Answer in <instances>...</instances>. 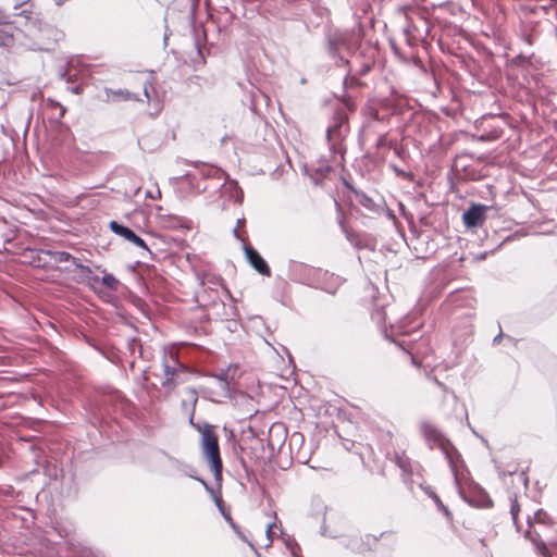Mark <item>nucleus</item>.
<instances>
[{
	"instance_id": "nucleus-1",
	"label": "nucleus",
	"mask_w": 557,
	"mask_h": 557,
	"mask_svg": "<svg viewBox=\"0 0 557 557\" xmlns=\"http://www.w3.org/2000/svg\"><path fill=\"white\" fill-rule=\"evenodd\" d=\"M200 447L203 456L210 463L214 480L220 482L222 480V460L220 457L219 441L213 426L210 424H206L201 430Z\"/></svg>"
},
{
	"instance_id": "nucleus-2",
	"label": "nucleus",
	"mask_w": 557,
	"mask_h": 557,
	"mask_svg": "<svg viewBox=\"0 0 557 557\" xmlns=\"http://www.w3.org/2000/svg\"><path fill=\"white\" fill-rule=\"evenodd\" d=\"M338 524H322L320 534L330 539H342L343 545L356 553H362L370 549L371 545L377 541V537L366 534L364 537L347 536L338 528Z\"/></svg>"
},
{
	"instance_id": "nucleus-3",
	"label": "nucleus",
	"mask_w": 557,
	"mask_h": 557,
	"mask_svg": "<svg viewBox=\"0 0 557 557\" xmlns=\"http://www.w3.org/2000/svg\"><path fill=\"white\" fill-rule=\"evenodd\" d=\"M109 226L115 235H119L123 237L125 240L134 244L135 246L143 248L146 251H149L145 240L137 236L129 227L124 226L115 221H111Z\"/></svg>"
},
{
	"instance_id": "nucleus-4",
	"label": "nucleus",
	"mask_w": 557,
	"mask_h": 557,
	"mask_svg": "<svg viewBox=\"0 0 557 557\" xmlns=\"http://www.w3.org/2000/svg\"><path fill=\"white\" fill-rule=\"evenodd\" d=\"M245 256L249 264L260 274L270 276L271 271L265 260L252 247H244Z\"/></svg>"
},
{
	"instance_id": "nucleus-5",
	"label": "nucleus",
	"mask_w": 557,
	"mask_h": 557,
	"mask_svg": "<svg viewBox=\"0 0 557 557\" xmlns=\"http://www.w3.org/2000/svg\"><path fill=\"white\" fill-rule=\"evenodd\" d=\"M485 206L472 205L462 215L463 223L467 227H475L483 223Z\"/></svg>"
},
{
	"instance_id": "nucleus-6",
	"label": "nucleus",
	"mask_w": 557,
	"mask_h": 557,
	"mask_svg": "<svg viewBox=\"0 0 557 557\" xmlns=\"http://www.w3.org/2000/svg\"><path fill=\"white\" fill-rule=\"evenodd\" d=\"M198 401V394L194 388H187L183 393L182 408L189 416V421L193 422L195 407Z\"/></svg>"
},
{
	"instance_id": "nucleus-7",
	"label": "nucleus",
	"mask_w": 557,
	"mask_h": 557,
	"mask_svg": "<svg viewBox=\"0 0 557 557\" xmlns=\"http://www.w3.org/2000/svg\"><path fill=\"white\" fill-rule=\"evenodd\" d=\"M181 368V363L176 360V357L171 354L169 359L164 360L163 363V372L165 376V381L162 383L164 386L170 385Z\"/></svg>"
},
{
	"instance_id": "nucleus-8",
	"label": "nucleus",
	"mask_w": 557,
	"mask_h": 557,
	"mask_svg": "<svg viewBox=\"0 0 557 557\" xmlns=\"http://www.w3.org/2000/svg\"><path fill=\"white\" fill-rule=\"evenodd\" d=\"M534 524H527V530L524 531V536L530 540L535 546L537 552L544 556L548 557V550L546 547V543L541 540L537 532L534 530Z\"/></svg>"
},
{
	"instance_id": "nucleus-9",
	"label": "nucleus",
	"mask_w": 557,
	"mask_h": 557,
	"mask_svg": "<svg viewBox=\"0 0 557 557\" xmlns=\"http://www.w3.org/2000/svg\"><path fill=\"white\" fill-rule=\"evenodd\" d=\"M70 557H104V555L99 550H94L90 547L77 544L71 546Z\"/></svg>"
},
{
	"instance_id": "nucleus-10",
	"label": "nucleus",
	"mask_w": 557,
	"mask_h": 557,
	"mask_svg": "<svg viewBox=\"0 0 557 557\" xmlns=\"http://www.w3.org/2000/svg\"><path fill=\"white\" fill-rule=\"evenodd\" d=\"M278 531H280V535L283 540V543L285 544V546L290 550L292 555L294 557H300V555H298L297 552L300 550V547L298 545V543L296 542V540L290 536L289 534H287L283 528H278Z\"/></svg>"
},
{
	"instance_id": "nucleus-11",
	"label": "nucleus",
	"mask_w": 557,
	"mask_h": 557,
	"mask_svg": "<svg viewBox=\"0 0 557 557\" xmlns=\"http://www.w3.org/2000/svg\"><path fill=\"white\" fill-rule=\"evenodd\" d=\"M267 528L264 530H259V533L262 534L264 533V543H260V542H256V544L258 545H262L264 546L265 548L271 546L272 542H273V537L275 535V530H278V528L283 527V524H265Z\"/></svg>"
},
{
	"instance_id": "nucleus-12",
	"label": "nucleus",
	"mask_w": 557,
	"mask_h": 557,
	"mask_svg": "<svg viewBox=\"0 0 557 557\" xmlns=\"http://www.w3.org/2000/svg\"><path fill=\"white\" fill-rule=\"evenodd\" d=\"M11 27L2 21L0 15V46H9L12 41Z\"/></svg>"
},
{
	"instance_id": "nucleus-13",
	"label": "nucleus",
	"mask_w": 557,
	"mask_h": 557,
	"mask_svg": "<svg viewBox=\"0 0 557 557\" xmlns=\"http://www.w3.org/2000/svg\"><path fill=\"white\" fill-rule=\"evenodd\" d=\"M231 528L233 529V531L240 537L242 541L246 542L253 552L257 553V549H256V542L257 540L253 537L252 540H250L240 529V525L239 524H230Z\"/></svg>"
},
{
	"instance_id": "nucleus-14",
	"label": "nucleus",
	"mask_w": 557,
	"mask_h": 557,
	"mask_svg": "<svg viewBox=\"0 0 557 557\" xmlns=\"http://www.w3.org/2000/svg\"><path fill=\"white\" fill-rule=\"evenodd\" d=\"M102 283H103V285H106L107 287H109L111 289H116L117 280L112 274H104L102 276Z\"/></svg>"
},
{
	"instance_id": "nucleus-15",
	"label": "nucleus",
	"mask_w": 557,
	"mask_h": 557,
	"mask_svg": "<svg viewBox=\"0 0 557 557\" xmlns=\"http://www.w3.org/2000/svg\"><path fill=\"white\" fill-rule=\"evenodd\" d=\"M519 511H520V506L516 500H513L511 504L510 512H511L512 520L515 522H517L521 519L519 516Z\"/></svg>"
},
{
	"instance_id": "nucleus-16",
	"label": "nucleus",
	"mask_w": 557,
	"mask_h": 557,
	"mask_svg": "<svg viewBox=\"0 0 557 557\" xmlns=\"http://www.w3.org/2000/svg\"><path fill=\"white\" fill-rule=\"evenodd\" d=\"M533 513H534L535 522H537V523L544 522L545 519L547 518V515L543 509H536L533 511Z\"/></svg>"
},
{
	"instance_id": "nucleus-17",
	"label": "nucleus",
	"mask_w": 557,
	"mask_h": 557,
	"mask_svg": "<svg viewBox=\"0 0 557 557\" xmlns=\"http://www.w3.org/2000/svg\"><path fill=\"white\" fill-rule=\"evenodd\" d=\"M228 371H222L220 374H216L215 377H218L220 381H222L225 385L227 384L228 380Z\"/></svg>"
},
{
	"instance_id": "nucleus-18",
	"label": "nucleus",
	"mask_w": 557,
	"mask_h": 557,
	"mask_svg": "<svg viewBox=\"0 0 557 557\" xmlns=\"http://www.w3.org/2000/svg\"><path fill=\"white\" fill-rule=\"evenodd\" d=\"M431 497L435 500V503L442 507L446 513V516L448 517V510L443 506V504L441 503L440 498L435 495V494H431Z\"/></svg>"
},
{
	"instance_id": "nucleus-19",
	"label": "nucleus",
	"mask_w": 557,
	"mask_h": 557,
	"mask_svg": "<svg viewBox=\"0 0 557 557\" xmlns=\"http://www.w3.org/2000/svg\"><path fill=\"white\" fill-rule=\"evenodd\" d=\"M422 430H423V432H424L425 434H429V433L431 434V433L435 432V431L433 430V428H432L431 425H429L428 423H423V424H422Z\"/></svg>"
},
{
	"instance_id": "nucleus-20",
	"label": "nucleus",
	"mask_w": 557,
	"mask_h": 557,
	"mask_svg": "<svg viewBox=\"0 0 557 557\" xmlns=\"http://www.w3.org/2000/svg\"><path fill=\"white\" fill-rule=\"evenodd\" d=\"M147 196L152 198V199H156V198H159L161 197V191L158 189L156 195L154 194H151L150 191L147 193Z\"/></svg>"
},
{
	"instance_id": "nucleus-21",
	"label": "nucleus",
	"mask_w": 557,
	"mask_h": 557,
	"mask_svg": "<svg viewBox=\"0 0 557 557\" xmlns=\"http://www.w3.org/2000/svg\"><path fill=\"white\" fill-rule=\"evenodd\" d=\"M71 258V256L66 252H61L60 253V261H66Z\"/></svg>"
},
{
	"instance_id": "nucleus-22",
	"label": "nucleus",
	"mask_w": 557,
	"mask_h": 557,
	"mask_svg": "<svg viewBox=\"0 0 557 557\" xmlns=\"http://www.w3.org/2000/svg\"><path fill=\"white\" fill-rule=\"evenodd\" d=\"M515 527H516V531L520 532L522 524L516 523Z\"/></svg>"
},
{
	"instance_id": "nucleus-23",
	"label": "nucleus",
	"mask_w": 557,
	"mask_h": 557,
	"mask_svg": "<svg viewBox=\"0 0 557 557\" xmlns=\"http://www.w3.org/2000/svg\"><path fill=\"white\" fill-rule=\"evenodd\" d=\"M72 91L75 94H79L81 90H79V87H74V88H72Z\"/></svg>"
},
{
	"instance_id": "nucleus-24",
	"label": "nucleus",
	"mask_w": 557,
	"mask_h": 557,
	"mask_svg": "<svg viewBox=\"0 0 557 557\" xmlns=\"http://www.w3.org/2000/svg\"><path fill=\"white\" fill-rule=\"evenodd\" d=\"M525 520H527V523L532 522V521H531V517H530V515H527Z\"/></svg>"
},
{
	"instance_id": "nucleus-25",
	"label": "nucleus",
	"mask_w": 557,
	"mask_h": 557,
	"mask_svg": "<svg viewBox=\"0 0 557 557\" xmlns=\"http://www.w3.org/2000/svg\"><path fill=\"white\" fill-rule=\"evenodd\" d=\"M233 233H234V235H235L236 237H238V231H237V228H234Z\"/></svg>"
},
{
	"instance_id": "nucleus-26",
	"label": "nucleus",
	"mask_w": 557,
	"mask_h": 557,
	"mask_svg": "<svg viewBox=\"0 0 557 557\" xmlns=\"http://www.w3.org/2000/svg\"><path fill=\"white\" fill-rule=\"evenodd\" d=\"M434 382H435L438 386H443V384H442L440 381H437L436 379H434Z\"/></svg>"
},
{
	"instance_id": "nucleus-27",
	"label": "nucleus",
	"mask_w": 557,
	"mask_h": 557,
	"mask_svg": "<svg viewBox=\"0 0 557 557\" xmlns=\"http://www.w3.org/2000/svg\"><path fill=\"white\" fill-rule=\"evenodd\" d=\"M549 543L557 546V540L550 541Z\"/></svg>"
},
{
	"instance_id": "nucleus-28",
	"label": "nucleus",
	"mask_w": 557,
	"mask_h": 557,
	"mask_svg": "<svg viewBox=\"0 0 557 557\" xmlns=\"http://www.w3.org/2000/svg\"><path fill=\"white\" fill-rule=\"evenodd\" d=\"M145 95H146L147 98H149V95H148V91H147L146 88H145Z\"/></svg>"
}]
</instances>
